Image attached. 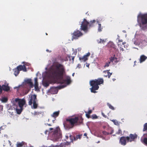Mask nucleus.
Here are the masks:
<instances>
[{
  "label": "nucleus",
  "instance_id": "f257e3e1",
  "mask_svg": "<svg viewBox=\"0 0 147 147\" xmlns=\"http://www.w3.org/2000/svg\"><path fill=\"white\" fill-rule=\"evenodd\" d=\"M65 73L64 66L59 63L55 64L50 71L51 77L53 79L58 80V83L70 84L71 82L70 77L67 76L65 80L63 79L64 75Z\"/></svg>",
  "mask_w": 147,
  "mask_h": 147
},
{
  "label": "nucleus",
  "instance_id": "f03ea898",
  "mask_svg": "<svg viewBox=\"0 0 147 147\" xmlns=\"http://www.w3.org/2000/svg\"><path fill=\"white\" fill-rule=\"evenodd\" d=\"M83 122V119L78 117L67 118L63 122L65 129L69 130L73 128L74 126L79 125Z\"/></svg>",
  "mask_w": 147,
  "mask_h": 147
},
{
  "label": "nucleus",
  "instance_id": "7ed1b4c3",
  "mask_svg": "<svg viewBox=\"0 0 147 147\" xmlns=\"http://www.w3.org/2000/svg\"><path fill=\"white\" fill-rule=\"evenodd\" d=\"M137 22L141 29L144 30L147 29V13L140 14L137 16Z\"/></svg>",
  "mask_w": 147,
  "mask_h": 147
},
{
  "label": "nucleus",
  "instance_id": "20e7f679",
  "mask_svg": "<svg viewBox=\"0 0 147 147\" xmlns=\"http://www.w3.org/2000/svg\"><path fill=\"white\" fill-rule=\"evenodd\" d=\"M103 80L102 79L99 78L90 81V84L92 86L90 88L91 92L95 93L97 92L96 90H98L99 88V85L102 84Z\"/></svg>",
  "mask_w": 147,
  "mask_h": 147
},
{
  "label": "nucleus",
  "instance_id": "39448f33",
  "mask_svg": "<svg viewBox=\"0 0 147 147\" xmlns=\"http://www.w3.org/2000/svg\"><path fill=\"white\" fill-rule=\"evenodd\" d=\"M95 22V20H93L89 22L86 19L84 18L81 24L80 29L86 33L88 31V25L89 26V27H93L94 26Z\"/></svg>",
  "mask_w": 147,
  "mask_h": 147
},
{
  "label": "nucleus",
  "instance_id": "423d86ee",
  "mask_svg": "<svg viewBox=\"0 0 147 147\" xmlns=\"http://www.w3.org/2000/svg\"><path fill=\"white\" fill-rule=\"evenodd\" d=\"M26 101L24 99L16 98L13 102V105H17L19 108H23V105L25 104Z\"/></svg>",
  "mask_w": 147,
  "mask_h": 147
},
{
  "label": "nucleus",
  "instance_id": "0eeeda50",
  "mask_svg": "<svg viewBox=\"0 0 147 147\" xmlns=\"http://www.w3.org/2000/svg\"><path fill=\"white\" fill-rule=\"evenodd\" d=\"M83 34L80 31L78 30H75L72 34V39H77L82 36Z\"/></svg>",
  "mask_w": 147,
  "mask_h": 147
},
{
  "label": "nucleus",
  "instance_id": "6e6552de",
  "mask_svg": "<svg viewBox=\"0 0 147 147\" xmlns=\"http://www.w3.org/2000/svg\"><path fill=\"white\" fill-rule=\"evenodd\" d=\"M52 136L56 139L59 138L61 137V134L60 129L59 127L57 128L54 131Z\"/></svg>",
  "mask_w": 147,
  "mask_h": 147
},
{
  "label": "nucleus",
  "instance_id": "1a4fd4ad",
  "mask_svg": "<svg viewBox=\"0 0 147 147\" xmlns=\"http://www.w3.org/2000/svg\"><path fill=\"white\" fill-rule=\"evenodd\" d=\"M129 140L130 138L129 136H127L126 137L122 136L120 138V142L121 145H125L126 144V140L129 142Z\"/></svg>",
  "mask_w": 147,
  "mask_h": 147
},
{
  "label": "nucleus",
  "instance_id": "9d476101",
  "mask_svg": "<svg viewBox=\"0 0 147 147\" xmlns=\"http://www.w3.org/2000/svg\"><path fill=\"white\" fill-rule=\"evenodd\" d=\"M28 105H31L34 101H37L36 96L35 94L31 95L30 98L28 100Z\"/></svg>",
  "mask_w": 147,
  "mask_h": 147
},
{
  "label": "nucleus",
  "instance_id": "9b49d317",
  "mask_svg": "<svg viewBox=\"0 0 147 147\" xmlns=\"http://www.w3.org/2000/svg\"><path fill=\"white\" fill-rule=\"evenodd\" d=\"M90 53L88 52L86 55H84L82 57H79V60L81 61L85 62L88 59V57L90 55Z\"/></svg>",
  "mask_w": 147,
  "mask_h": 147
},
{
  "label": "nucleus",
  "instance_id": "f8f14e48",
  "mask_svg": "<svg viewBox=\"0 0 147 147\" xmlns=\"http://www.w3.org/2000/svg\"><path fill=\"white\" fill-rule=\"evenodd\" d=\"M64 87H65V86L64 85L59 86L56 87H52L51 88V92L54 91L55 93H57L58 91L57 88L60 89L63 88Z\"/></svg>",
  "mask_w": 147,
  "mask_h": 147
},
{
  "label": "nucleus",
  "instance_id": "ddd939ff",
  "mask_svg": "<svg viewBox=\"0 0 147 147\" xmlns=\"http://www.w3.org/2000/svg\"><path fill=\"white\" fill-rule=\"evenodd\" d=\"M8 84L5 83V84L1 86L2 90L6 92H8L10 90V87Z\"/></svg>",
  "mask_w": 147,
  "mask_h": 147
},
{
  "label": "nucleus",
  "instance_id": "4468645a",
  "mask_svg": "<svg viewBox=\"0 0 147 147\" xmlns=\"http://www.w3.org/2000/svg\"><path fill=\"white\" fill-rule=\"evenodd\" d=\"M13 107L16 110L17 113L18 114H20L22 112V108H19L17 105H13Z\"/></svg>",
  "mask_w": 147,
  "mask_h": 147
},
{
  "label": "nucleus",
  "instance_id": "2eb2a0df",
  "mask_svg": "<svg viewBox=\"0 0 147 147\" xmlns=\"http://www.w3.org/2000/svg\"><path fill=\"white\" fill-rule=\"evenodd\" d=\"M17 67L20 71L23 70V71L25 72L27 71V69L26 67L25 64H24L23 65H20Z\"/></svg>",
  "mask_w": 147,
  "mask_h": 147
},
{
  "label": "nucleus",
  "instance_id": "dca6fc26",
  "mask_svg": "<svg viewBox=\"0 0 147 147\" xmlns=\"http://www.w3.org/2000/svg\"><path fill=\"white\" fill-rule=\"evenodd\" d=\"M137 136L136 134H130L129 136V137L130 138L129 141L130 142H131L132 141H134V140L137 138Z\"/></svg>",
  "mask_w": 147,
  "mask_h": 147
},
{
  "label": "nucleus",
  "instance_id": "f3484780",
  "mask_svg": "<svg viewBox=\"0 0 147 147\" xmlns=\"http://www.w3.org/2000/svg\"><path fill=\"white\" fill-rule=\"evenodd\" d=\"M115 55H114L113 57H111L109 58L110 61L111 62H112L113 63H117L118 62V61L117 60V58L115 57Z\"/></svg>",
  "mask_w": 147,
  "mask_h": 147
},
{
  "label": "nucleus",
  "instance_id": "a211bd4d",
  "mask_svg": "<svg viewBox=\"0 0 147 147\" xmlns=\"http://www.w3.org/2000/svg\"><path fill=\"white\" fill-rule=\"evenodd\" d=\"M25 82L30 86V88L33 87V85L31 79H28L25 81Z\"/></svg>",
  "mask_w": 147,
  "mask_h": 147
},
{
  "label": "nucleus",
  "instance_id": "6ab92c4d",
  "mask_svg": "<svg viewBox=\"0 0 147 147\" xmlns=\"http://www.w3.org/2000/svg\"><path fill=\"white\" fill-rule=\"evenodd\" d=\"M147 58V57L144 55H141L140 56L139 61L140 63H141L144 61Z\"/></svg>",
  "mask_w": 147,
  "mask_h": 147
},
{
  "label": "nucleus",
  "instance_id": "aec40b11",
  "mask_svg": "<svg viewBox=\"0 0 147 147\" xmlns=\"http://www.w3.org/2000/svg\"><path fill=\"white\" fill-rule=\"evenodd\" d=\"M118 47L119 48V49L120 51H124L123 48V47L124 48H125V45H122L121 43L120 42H118Z\"/></svg>",
  "mask_w": 147,
  "mask_h": 147
},
{
  "label": "nucleus",
  "instance_id": "412c9836",
  "mask_svg": "<svg viewBox=\"0 0 147 147\" xmlns=\"http://www.w3.org/2000/svg\"><path fill=\"white\" fill-rule=\"evenodd\" d=\"M104 72L105 74H107L106 75H105L104 76L106 77H108V78H110L111 75L112 74V73H111L109 72L108 70L105 71H104Z\"/></svg>",
  "mask_w": 147,
  "mask_h": 147
},
{
  "label": "nucleus",
  "instance_id": "4be33fe9",
  "mask_svg": "<svg viewBox=\"0 0 147 147\" xmlns=\"http://www.w3.org/2000/svg\"><path fill=\"white\" fill-rule=\"evenodd\" d=\"M108 46L109 47L113 48L114 49H115V46L112 42H110L108 43Z\"/></svg>",
  "mask_w": 147,
  "mask_h": 147
},
{
  "label": "nucleus",
  "instance_id": "5701e85b",
  "mask_svg": "<svg viewBox=\"0 0 147 147\" xmlns=\"http://www.w3.org/2000/svg\"><path fill=\"white\" fill-rule=\"evenodd\" d=\"M20 71L17 67L15 68L14 69V75L16 76H18L20 73Z\"/></svg>",
  "mask_w": 147,
  "mask_h": 147
},
{
  "label": "nucleus",
  "instance_id": "b1692460",
  "mask_svg": "<svg viewBox=\"0 0 147 147\" xmlns=\"http://www.w3.org/2000/svg\"><path fill=\"white\" fill-rule=\"evenodd\" d=\"M59 113V111H58L54 112L52 116V117L55 118L58 116Z\"/></svg>",
  "mask_w": 147,
  "mask_h": 147
},
{
  "label": "nucleus",
  "instance_id": "393cba45",
  "mask_svg": "<svg viewBox=\"0 0 147 147\" xmlns=\"http://www.w3.org/2000/svg\"><path fill=\"white\" fill-rule=\"evenodd\" d=\"M34 86L35 87V90L36 91H39V88L38 87V83L35 82L34 83Z\"/></svg>",
  "mask_w": 147,
  "mask_h": 147
},
{
  "label": "nucleus",
  "instance_id": "a878e982",
  "mask_svg": "<svg viewBox=\"0 0 147 147\" xmlns=\"http://www.w3.org/2000/svg\"><path fill=\"white\" fill-rule=\"evenodd\" d=\"M106 40L107 39L102 40L101 39H100L97 40V42L98 43H104L106 42Z\"/></svg>",
  "mask_w": 147,
  "mask_h": 147
},
{
  "label": "nucleus",
  "instance_id": "bb28decb",
  "mask_svg": "<svg viewBox=\"0 0 147 147\" xmlns=\"http://www.w3.org/2000/svg\"><path fill=\"white\" fill-rule=\"evenodd\" d=\"M8 100V98L6 97H3L1 99L2 102H6Z\"/></svg>",
  "mask_w": 147,
  "mask_h": 147
},
{
  "label": "nucleus",
  "instance_id": "cd10ccee",
  "mask_svg": "<svg viewBox=\"0 0 147 147\" xmlns=\"http://www.w3.org/2000/svg\"><path fill=\"white\" fill-rule=\"evenodd\" d=\"M36 101H34L32 103L33 104V107L34 109H36L38 107V104L36 103Z\"/></svg>",
  "mask_w": 147,
  "mask_h": 147
},
{
  "label": "nucleus",
  "instance_id": "c85d7f7f",
  "mask_svg": "<svg viewBox=\"0 0 147 147\" xmlns=\"http://www.w3.org/2000/svg\"><path fill=\"white\" fill-rule=\"evenodd\" d=\"M111 63V61H109L107 62H106L105 63V64L104 66V67L105 68L106 67H109Z\"/></svg>",
  "mask_w": 147,
  "mask_h": 147
},
{
  "label": "nucleus",
  "instance_id": "c756f323",
  "mask_svg": "<svg viewBox=\"0 0 147 147\" xmlns=\"http://www.w3.org/2000/svg\"><path fill=\"white\" fill-rule=\"evenodd\" d=\"M102 29V28H101V24H98V31L99 32H101Z\"/></svg>",
  "mask_w": 147,
  "mask_h": 147
},
{
  "label": "nucleus",
  "instance_id": "7c9ffc66",
  "mask_svg": "<svg viewBox=\"0 0 147 147\" xmlns=\"http://www.w3.org/2000/svg\"><path fill=\"white\" fill-rule=\"evenodd\" d=\"M147 130V123H145L144 125V128L143 131H145Z\"/></svg>",
  "mask_w": 147,
  "mask_h": 147
},
{
  "label": "nucleus",
  "instance_id": "2f4dec72",
  "mask_svg": "<svg viewBox=\"0 0 147 147\" xmlns=\"http://www.w3.org/2000/svg\"><path fill=\"white\" fill-rule=\"evenodd\" d=\"M107 105L110 109H111L112 110H114L115 109L114 107H113L112 105H111L110 104L108 103Z\"/></svg>",
  "mask_w": 147,
  "mask_h": 147
},
{
  "label": "nucleus",
  "instance_id": "473e14b6",
  "mask_svg": "<svg viewBox=\"0 0 147 147\" xmlns=\"http://www.w3.org/2000/svg\"><path fill=\"white\" fill-rule=\"evenodd\" d=\"M143 143L146 145H147V138H144L143 140Z\"/></svg>",
  "mask_w": 147,
  "mask_h": 147
},
{
  "label": "nucleus",
  "instance_id": "72a5a7b5",
  "mask_svg": "<svg viewBox=\"0 0 147 147\" xmlns=\"http://www.w3.org/2000/svg\"><path fill=\"white\" fill-rule=\"evenodd\" d=\"M23 144L22 143H18L17 144V147H22L23 146Z\"/></svg>",
  "mask_w": 147,
  "mask_h": 147
},
{
  "label": "nucleus",
  "instance_id": "f704fd0d",
  "mask_svg": "<svg viewBox=\"0 0 147 147\" xmlns=\"http://www.w3.org/2000/svg\"><path fill=\"white\" fill-rule=\"evenodd\" d=\"M112 121H113L114 124H115V125H117L118 124V123L117 121L116 120H113Z\"/></svg>",
  "mask_w": 147,
  "mask_h": 147
},
{
  "label": "nucleus",
  "instance_id": "c9c22d12",
  "mask_svg": "<svg viewBox=\"0 0 147 147\" xmlns=\"http://www.w3.org/2000/svg\"><path fill=\"white\" fill-rule=\"evenodd\" d=\"M49 84L47 82H45L44 84V86L46 87H47L49 86Z\"/></svg>",
  "mask_w": 147,
  "mask_h": 147
},
{
  "label": "nucleus",
  "instance_id": "e433bc0d",
  "mask_svg": "<svg viewBox=\"0 0 147 147\" xmlns=\"http://www.w3.org/2000/svg\"><path fill=\"white\" fill-rule=\"evenodd\" d=\"M92 119H96L98 118L97 116L96 115H93L92 116Z\"/></svg>",
  "mask_w": 147,
  "mask_h": 147
},
{
  "label": "nucleus",
  "instance_id": "4c0bfd02",
  "mask_svg": "<svg viewBox=\"0 0 147 147\" xmlns=\"http://www.w3.org/2000/svg\"><path fill=\"white\" fill-rule=\"evenodd\" d=\"M82 135H76V138H77V139H78V138L80 139L81 138Z\"/></svg>",
  "mask_w": 147,
  "mask_h": 147
},
{
  "label": "nucleus",
  "instance_id": "58836bf2",
  "mask_svg": "<svg viewBox=\"0 0 147 147\" xmlns=\"http://www.w3.org/2000/svg\"><path fill=\"white\" fill-rule=\"evenodd\" d=\"M118 42H120L121 43V44L123 45H124L125 44H126V43L125 42H123V40H119V41Z\"/></svg>",
  "mask_w": 147,
  "mask_h": 147
},
{
  "label": "nucleus",
  "instance_id": "ea45409f",
  "mask_svg": "<svg viewBox=\"0 0 147 147\" xmlns=\"http://www.w3.org/2000/svg\"><path fill=\"white\" fill-rule=\"evenodd\" d=\"M102 133L103 134L105 135H108L109 134L108 132H106L105 131H103Z\"/></svg>",
  "mask_w": 147,
  "mask_h": 147
},
{
  "label": "nucleus",
  "instance_id": "a19ab883",
  "mask_svg": "<svg viewBox=\"0 0 147 147\" xmlns=\"http://www.w3.org/2000/svg\"><path fill=\"white\" fill-rule=\"evenodd\" d=\"M92 110H90L88 111V112H85L86 113H87L88 114H90L92 113Z\"/></svg>",
  "mask_w": 147,
  "mask_h": 147
},
{
  "label": "nucleus",
  "instance_id": "79ce46f5",
  "mask_svg": "<svg viewBox=\"0 0 147 147\" xmlns=\"http://www.w3.org/2000/svg\"><path fill=\"white\" fill-rule=\"evenodd\" d=\"M1 86L0 85V94H1L2 92V89Z\"/></svg>",
  "mask_w": 147,
  "mask_h": 147
},
{
  "label": "nucleus",
  "instance_id": "37998d69",
  "mask_svg": "<svg viewBox=\"0 0 147 147\" xmlns=\"http://www.w3.org/2000/svg\"><path fill=\"white\" fill-rule=\"evenodd\" d=\"M69 137H70V139L71 138V140L70 142H73V139H72V138H73V136H72L71 135H69Z\"/></svg>",
  "mask_w": 147,
  "mask_h": 147
},
{
  "label": "nucleus",
  "instance_id": "c03bdc74",
  "mask_svg": "<svg viewBox=\"0 0 147 147\" xmlns=\"http://www.w3.org/2000/svg\"><path fill=\"white\" fill-rule=\"evenodd\" d=\"M90 115V114H88L87 113H86V115L88 118H90V116L89 115Z\"/></svg>",
  "mask_w": 147,
  "mask_h": 147
},
{
  "label": "nucleus",
  "instance_id": "a18cd8bd",
  "mask_svg": "<svg viewBox=\"0 0 147 147\" xmlns=\"http://www.w3.org/2000/svg\"><path fill=\"white\" fill-rule=\"evenodd\" d=\"M39 113L35 112L34 113V115H39Z\"/></svg>",
  "mask_w": 147,
  "mask_h": 147
},
{
  "label": "nucleus",
  "instance_id": "49530a36",
  "mask_svg": "<svg viewBox=\"0 0 147 147\" xmlns=\"http://www.w3.org/2000/svg\"><path fill=\"white\" fill-rule=\"evenodd\" d=\"M35 82H38V79L37 78H35L34 79V83Z\"/></svg>",
  "mask_w": 147,
  "mask_h": 147
},
{
  "label": "nucleus",
  "instance_id": "de8ad7c7",
  "mask_svg": "<svg viewBox=\"0 0 147 147\" xmlns=\"http://www.w3.org/2000/svg\"><path fill=\"white\" fill-rule=\"evenodd\" d=\"M30 89H29V90H27V91L26 92H25V94H27L28 92L30 90Z\"/></svg>",
  "mask_w": 147,
  "mask_h": 147
},
{
  "label": "nucleus",
  "instance_id": "09e8293b",
  "mask_svg": "<svg viewBox=\"0 0 147 147\" xmlns=\"http://www.w3.org/2000/svg\"><path fill=\"white\" fill-rule=\"evenodd\" d=\"M71 59H72L74 61V57H72V56H71Z\"/></svg>",
  "mask_w": 147,
  "mask_h": 147
},
{
  "label": "nucleus",
  "instance_id": "8fccbe9b",
  "mask_svg": "<svg viewBox=\"0 0 147 147\" xmlns=\"http://www.w3.org/2000/svg\"><path fill=\"white\" fill-rule=\"evenodd\" d=\"M102 116L103 117H105V114L104 113H102Z\"/></svg>",
  "mask_w": 147,
  "mask_h": 147
},
{
  "label": "nucleus",
  "instance_id": "3c124183",
  "mask_svg": "<svg viewBox=\"0 0 147 147\" xmlns=\"http://www.w3.org/2000/svg\"><path fill=\"white\" fill-rule=\"evenodd\" d=\"M87 135V134H86V133H85L84 134V136H86Z\"/></svg>",
  "mask_w": 147,
  "mask_h": 147
},
{
  "label": "nucleus",
  "instance_id": "603ef678",
  "mask_svg": "<svg viewBox=\"0 0 147 147\" xmlns=\"http://www.w3.org/2000/svg\"><path fill=\"white\" fill-rule=\"evenodd\" d=\"M65 137H66V139H67L68 138V136L66 135L65 136Z\"/></svg>",
  "mask_w": 147,
  "mask_h": 147
},
{
  "label": "nucleus",
  "instance_id": "864d4df0",
  "mask_svg": "<svg viewBox=\"0 0 147 147\" xmlns=\"http://www.w3.org/2000/svg\"><path fill=\"white\" fill-rule=\"evenodd\" d=\"M74 74H75V73H73L72 74V76H74Z\"/></svg>",
  "mask_w": 147,
  "mask_h": 147
},
{
  "label": "nucleus",
  "instance_id": "5fc2aeb1",
  "mask_svg": "<svg viewBox=\"0 0 147 147\" xmlns=\"http://www.w3.org/2000/svg\"><path fill=\"white\" fill-rule=\"evenodd\" d=\"M4 136L7 137V135H4Z\"/></svg>",
  "mask_w": 147,
  "mask_h": 147
},
{
  "label": "nucleus",
  "instance_id": "6e6d98bb",
  "mask_svg": "<svg viewBox=\"0 0 147 147\" xmlns=\"http://www.w3.org/2000/svg\"><path fill=\"white\" fill-rule=\"evenodd\" d=\"M50 130H53V128H50Z\"/></svg>",
  "mask_w": 147,
  "mask_h": 147
},
{
  "label": "nucleus",
  "instance_id": "4d7b16f0",
  "mask_svg": "<svg viewBox=\"0 0 147 147\" xmlns=\"http://www.w3.org/2000/svg\"><path fill=\"white\" fill-rule=\"evenodd\" d=\"M11 115H13V112H12V113H11Z\"/></svg>",
  "mask_w": 147,
  "mask_h": 147
},
{
  "label": "nucleus",
  "instance_id": "13d9d810",
  "mask_svg": "<svg viewBox=\"0 0 147 147\" xmlns=\"http://www.w3.org/2000/svg\"><path fill=\"white\" fill-rule=\"evenodd\" d=\"M22 63L23 64H24L25 63V62H22Z\"/></svg>",
  "mask_w": 147,
  "mask_h": 147
},
{
  "label": "nucleus",
  "instance_id": "bf43d9fd",
  "mask_svg": "<svg viewBox=\"0 0 147 147\" xmlns=\"http://www.w3.org/2000/svg\"><path fill=\"white\" fill-rule=\"evenodd\" d=\"M48 125H49V126H51V124H48Z\"/></svg>",
  "mask_w": 147,
  "mask_h": 147
},
{
  "label": "nucleus",
  "instance_id": "052dcab7",
  "mask_svg": "<svg viewBox=\"0 0 147 147\" xmlns=\"http://www.w3.org/2000/svg\"><path fill=\"white\" fill-rule=\"evenodd\" d=\"M47 131H45V134H47Z\"/></svg>",
  "mask_w": 147,
  "mask_h": 147
},
{
  "label": "nucleus",
  "instance_id": "680f3d73",
  "mask_svg": "<svg viewBox=\"0 0 147 147\" xmlns=\"http://www.w3.org/2000/svg\"><path fill=\"white\" fill-rule=\"evenodd\" d=\"M16 88H19V87H16Z\"/></svg>",
  "mask_w": 147,
  "mask_h": 147
},
{
  "label": "nucleus",
  "instance_id": "e2e57ef3",
  "mask_svg": "<svg viewBox=\"0 0 147 147\" xmlns=\"http://www.w3.org/2000/svg\"><path fill=\"white\" fill-rule=\"evenodd\" d=\"M115 80V79H113V80L114 81Z\"/></svg>",
  "mask_w": 147,
  "mask_h": 147
},
{
  "label": "nucleus",
  "instance_id": "0e129e2a",
  "mask_svg": "<svg viewBox=\"0 0 147 147\" xmlns=\"http://www.w3.org/2000/svg\"><path fill=\"white\" fill-rule=\"evenodd\" d=\"M46 34L47 35V33H46Z\"/></svg>",
  "mask_w": 147,
  "mask_h": 147
},
{
  "label": "nucleus",
  "instance_id": "69168bd1",
  "mask_svg": "<svg viewBox=\"0 0 147 147\" xmlns=\"http://www.w3.org/2000/svg\"><path fill=\"white\" fill-rule=\"evenodd\" d=\"M47 51H48V50H46Z\"/></svg>",
  "mask_w": 147,
  "mask_h": 147
}]
</instances>
